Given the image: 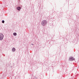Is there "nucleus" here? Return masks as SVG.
<instances>
[{
    "label": "nucleus",
    "mask_w": 79,
    "mask_h": 79,
    "mask_svg": "<svg viewBox=\"0 0 79 79\" xmlns=\"http://www.w3.org/2000/svg\"><path fill=\"white\" fill-rule=\"evenodd\" d=\"M15 50H16V49H15V48H12V51L13 52H15Z\"/></svg>",
    "instance_id": "obj_5"
},
{
    "label": "nucleus",
    "mask_w": 79,
    "mask_h": 79,
    "mask_svg": "<svg viewBox=\"0 0 79 79\" xmlns=\"http://www.w3.org/2000/svg\"><path fill=\"white\" fill-rule=\"evenodd\" d=\"M75 60V59L73 57H71L69 58V61H74Z\"/></svg>",
    "instance_id": "obj_3"
},
{
    "label": "nucleus",
    "mask_w": 79,
    "mask_h": 79,
    "mask_svg": "<svg viewBox=\"0 0 79 79\" xmlns=\"http://www.w3.org/2000/svg\"><path fill=\"white\" fill-rule=\"evenodd\" d=\"M2 23H5V21L4 20H2Z\"/></svg>",
    "instance_id": "obj_7"
},
{
    "label": "nucleus",
    "mask_w": 79,
    "mask_h": 79,
    "mask_svg": "<svg viewBox=\"0 0 79 79\" xmlns=\"http://www.w3.org/2000/svg\"><path fill=\"white\" fill-rule=\"evenodd\" d=\"M47 23H48V22L45 20H44L42 21L41 24L43 26H45L47 25Z\"/></svg>",
    "instance_id": "obj_1"
},
{
    "label": "nucleus",
    "mask_w": 79,
    "mask_h": 79,
    "mask_svg": "<svg viewBox=\"0 0 79 79\" xmlns=\"http://www.w3.org/2000/svg\"><path fill=\"white\" fill-rule=\"evenodd\" d=\"M13 35H15V36H16V35H17V33H16V32L14 33H13Z\"/></svg>",
    "instance_id": "obj_6"
},
{
    "label": "nucleus",
    "mask_w": 79,
    "mask_h": 79,
    "mask_svg": "<svg viewBox=\"0 0 79 79\" xmlns=\"http://www.w3.org/2000/svg\"><path fill=\"white\" fill-rule=\"evenodd\" d=\"M16 9L17 10L20 11L21 10V7L19 6L16 8Z\"/></svg>",
    "instance_id": "obj_4"
},
{
    "label": "nucleus",
    "mask_w": 79,
    "mask_h": 79,
    "mask_svg": "<svg viewBox=\"0 0 79 79\" xmlns=\"http://www.w3.org/2000/svg\"><path fill=\"white\" fill-rule=\"evenodd\" d=\"M31 45H34V44H31Z\"/></svg>",
    "instance_id": "obj_8"
},
{
    "label": "nucleus",
    "mask_w": 79,
    "mask_h": 79,
    "mask_svg": "<svg viewBox=\"0 0 79 79\" xmlns=\"http://www.w3.org/2000/svg\"><path fill=\"white\" fill-rule=\"evenodd\" d=\"M4 37V35L2 33H0V40H2L3 39Z\"/></svg>",
    "instance_id": "obj_2"
}]
</instances>
